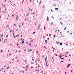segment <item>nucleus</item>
I'll list each match as a JSON object with an SVG mask.
<instances>
[{"mask_svg":"<svg viewBox=\"0 0 74 74\" xmlns=\"http://www.w3.org/2000/svg\"><path fill=\"white\" fill-rule=\"evenodd\" d=\"M59 57H60V58L61 59H62L61 57H62V58H63V56H60V55H59Z\"/></svg>","mask_w":74,"mask_h":74,"instance_id":"nucleus-1","label":"nucleus"},{"mask_svg":"<svg viewBox=\"0 0 74 74\" xmlns=\"http://www.w3.org/2000/svg\"><path fill=\"white\" fill-rule=\"evenodd\" d=\"M47 57H46L45 58V62H46V60H47Z\"/></svg>","mask_w":74,"mask_h":74,"instance_id":"nucleus-2","label":"nucleus"},{"mask_svg":"<svg viewBox=\"0 0 74 74\" xmlns=\"http://www.w3.org/2000/svg\"><path fill=\"white\" fill-rule=\"evenodd\" d=\"M71 66V64H69L67 66V67H69V66Z\"/></svg>","mask_w":74,"mask_h":74,"instance_id":"nucleus-3","label":"nucleus"},{"mask_svg":"<svg viewBox=\"0 0 74 74\" xmlns=\"http://www.w3.org/2000/svg\"><path fill=\"white\" fill-rule=\"evenodd\" d=\"M55 9L56 11H57V10H58V8H55Z\"/></svg>","mask_w":74,"mask_h":74,"instance_id":"nucleus-4","label":"nucleus"},{"mask_svg":"<svg viewBox=\"0 0 74 74\" xmlns=\"http://www.w3.org/2000/svg\"><path fill=\"white\" fill-rule=\"evenodd\" d=\"M47 40H45V44H47Z\"/></svg>","mask_w":74,"mask_h":74,"instance_id":"nucleus-5","label":"nucleus"},{"mask_svg":"<svg viewBox=\"0 0 74 74\" xmlns=\"http://www.w3.org/2000/svg\"><path fill=\"white\" fill-rule=\"evenodd\" d=\"M60 45H62V43L61 42L60 44Z\"/></svg>","mask_w":74,"mask_h":74,"instance_id":"nucleus-6","label":"nucleus"},{"mask_svg":"<svg viewBox=\"0 0 74 74\" xmlns=\"http://www.w3.org/2000/svg\"><path fill=\"white\" fill-rule=\"evenodd\" d=\"M49 21V19H48V17H47V21Z\"/></svg>","mask_w":74,"mask_h":74,"instance_id":"nucleus-7","label":"nucleus"},{"mask_svg":"<svg viewBox=\"0 0 74 74\" xmlns=\"http://www.w3.org/2000/svg\"><path fill=\"white\" fill-rule=\"evenodd\" d=\"M52 48L53 49H54V50H56V49H55V48H53V47H52Z\"/></svg>","mask_w":74,"mask_h":74,"instance_id":"nucleus-8","label":"nucleus"},{"mask_svg":"<svg viewBox=\"0 0 74 74\" xmlns=\"http://www.w3.org/2000/svg\"><path fill=\"white\" fill-rule=\"evenodd\" d=\"M30 49H29V50H28L27 52H30Z\"/></svg>","mask_w":74,"mask_h":74,"instance_id":"nucleus-9","label":"nucleus"},{"mask_svg":"<svg viewBox=\"0 0 74 74\" xmlns=\"http://www.w3.org/2000/svg\"><path fill=\"white\" fill-rule=\"evenodd\" d=\"M24 42H25V41H23L22 42V44H23V43H24Z\"/></svg>","mask_w":74,"mask_h":74,"instance_id":"nucleus-10","label":"nucleus"},{"mask_svg":"<svg viewBox=\"0 0 74 74\" xmlns=\"http://www.w3.org/2000/svg\"><path fill=\"white\" fill-rule=\"evenodd\" d=\"M9 66H8V67H7V70H8V69H9Z\"/></svg>","mask_w":74,"mask_h":74,"instance_id":"nucleus-11","label":"nucleus"},{"mask_svg":"<svg viewBox=\"0 0 74 74\" xmlns=\"http://www.w3.org/2000/svg\"><path fill=\"white\" fill-rule=\"evenodd\" d=\"M43 48H45L46 49H47V47H45V46H44Z\"/></svg>","mask_w":74,"mask_h":74,"instance_id":"nucleus-12","label":"nucleus"},{"mask_svg":"<svg viewBox=\"0 0 74 74\" xmlns=\"http://www.w3.org/2000/svg\"><path fill=\"white\" fill-rule=\"evenodd\" d=\"M41 1H40V3H39V5H40V4H41Z\"/></svg>","mask_w":74,"mask_h":74,"instance_id":"nucleus-13","label":"nucleus"},{"mask_svg":"<svg viewBox=\"0 0 74 74\" xmlns=\"http://www.w3.org/2000/svg\"><path fill=\"white\" fill-rule=\"evenodd\" d=\"M29 50H30V51H33V49Z\"/></svg>","mask_w":74,"mask_h":74,"instance_id":"nucleus-14","label":"nucleus"},{"mask_svg":"<svg viewBox=\"0 0 74 74\" xmlns=\"http://www.w3.org/2000/svg\"><path fill=\"white\" fill-rule=\"evenodd\" d=\"M35 63L36 64V65H38V64L36 62H35Z\"/></svg>","mask_w":74,"mask_h":74,"instance_id":"nucleus-15","label":"nucleus"},{"mask_svg":"<svg viewBox=\"0 0 74 74\" xmlns=\"http://www.w3.org/2000/svg\"><path fill=\"white\" fill-rule=\"evenodd\" d=\"M63 62H64V61H61L60 62V63H63Z\"/></svg>","mask_w":74,"mask_h":74,"instance_id":"nucleus-16","label":"nucleus"},{"mask_svg":"<svg viewBox=\"0 0 74 74\" xmlns=\"http://www.w3.org/2000/svg\"><path fill=\"white\" fill-rule=\"evenodd\" d=\"M64 59V58H61V60H63V59Z\"/></svg>","mask_w":74,"mask_h":74,"instance_id":"nucleus-17","label":"nucleus"},{"mask_svg":"<svg viewBox=\"0 0 74 74\" xmlns=\"http://www.w3.org/2000/svg\"><path fill=\"white\" fill-rule=\"evenodd\" d=\"M60 23H61V24L62 25H63V24L61 22H60Z\"/></svg>","mask_w":74,"mask_h":74,"instance_id":"nucleus-18","label":"nucleus"},{"mask_svg":"<svg viewBox=\"0 0 74 74\" xmlns=\"http://www.w3.org/2000/svg\"><path fill=\"white\" fill-rule=\"evenodd\" d=\"M36 53H38V51H36Z\"/></svg>","mask_w":74,"mask_h":74,"instance_id":"nucleus-19","label":"nucleus"},{"mask_svg":"<svg viewBox=\"0 0 74 74\" xmlns=\"http://www.w3.org/2000/svg\"><path fill=\"white\" fill-rule=\"evenodd\" d=\"M19 36V35H17L16 36V37H18V36Z\"/></svg>","mask_w":74,"mask_h":74,"instance_id":"nucleus-20","label":"nucleus"},{"mask_svg":"<svg viewBox=\"0 0 74 74\" xmlns=\"http://www.w3.org/2000/svg\"><path fill=\"white\" fill-rule=\"evenodd\" d=\"M29 15V14H27V15H26V16H28Z\"/></svg>","mask_w":74,"mask_h":74,"instance_id":"nucleus-21","label":"nucleus"},{"mask_svg":"<svg viewBox=\"0 0 74 74\" xmlns=\"http://www.w3.org/2000/svg\"><path fill=\"white\" fill-rule=\"evenodd\" d=\"M40 24H39V25L38 27V29H39V28H40Z\"/></svg>","mask_w":74,"mask_h":74,"instance_id":"nucleus-22","label":"nucleus"},{"mask_svg":"<svg viewBox=\"0 0 74 74\" xmlns=\"http://www.w3.org/2000/svg\"><path fill=\"white\" fill-rule=\"evenodd\" d=\"M52 59H53V61H54V60H53V57H52Z\"/></svg>","mask_w":74,"mask_h":74,"instance_id":"nucleus-23","label":"nucleus"},{"mask_svg":"<svg viewBox=\"0 0 74 74\" xmlns=\"http://www.w3.org/2000/svg\"><path fill=\"white\" fill-rule=\"evenodd\" d=\"M44 5H43V6H42V8H44Z\"/></svg>","mask_w":74,"mask_h":74,"instance_id":"nucleus-24","label":"nucleus"},{"mask_svg":"<svg viewBox=\"0 0 74 74\" xmlns=\"http://www.w3.org/2000/svg\"><path fill=\"white\" fill-rule=\"evenodd\" d=\"M57 43V44H59V42H58L57 43Z\"/></svg>","mask_w":74,"mask_h":74,"instance_id":"nucleus-25","label":"nucleus"},{"mask_svg":"<svg viewBox=\"0 0 74 74\" xmlns=\"http://www.w3.org/2000/svg\"><path fill=\"white\" fill-rule=\"evenodd\" d=\"M31 64H34V63L32 62H31Z\"/></svg>","mask_w":74,"mask_h":74,"instance_id":"nucleus-26","label":"nucleus"},{"mask_svg":"<svg viewBox=\"0 0 74 74\" xmlns=\"http://www.w3.org/2000/svg\"><path fill=\"white\" fill-rule=\"evenodd\" d=\"M28 42H27L26 43V44H28Z\"/></svg>","mask_w":74,"mask_h":74,"instance_id":"nucleus-27","label":"nucleus"},{"mask_svg":"<svg viewBox=\"0 0 74 74\" xmlns=\"http://www.w3.org/2000/svg\"><path fill=\"white\" fill-rule=\"evenodd\" d=\"M60 55L61 56H64V55H62V54H60Z\"/></svg>","mask_w":74,"mask_h":74,"instance_id":"nucleus-28","label":"nucleus"},{"mask_svg":"<svg viewBox=\"0 0 74 74\" xmlns=\"http://www.w3.org/2000/svg\"><path fill=\"white\" fill-rule=\"evenodd\" d=\"M46 66H47V62H46Z\"/></svg>","mask_w":74,"mask_h":74,"instance_id":"nucleus-29","label":"nucleus"},{"mask_svg":"<svg viewBox=\"0 0 74 74\" xmlns=\"http://www.w3.org/2000/svg\"><path fill=\"white\" fill-rule=\"evenodd\" d=\"M67 74V72H65V74Z\"/></svg>","mask_w":74,"mask_h":74,"instance_id":"nucleus-30","label":"nucleus"},{"mask_svg":"<svg viewBox=\"0 0 74 74\" xmlns=\"http://www.w3.org/2000/svg\"><path fill=\"white\" fill-rule=\"evenodd\" d=\"M19 45V44H17V46H18Z\"/></svg>","mask_w":74,"mask_h":74,"instance_id":"nucleus-31","label":"nucleus"},{"mask_svg":"<svg viewBox=\"0 0 74 74\" xmlns=\"http://www.w3.org/2000/svg\"><path fill=\"white\" fill-rule=\"evenodd\" d=\"M31 44V43H30L28 44V45H30Z\"/></svg>","mask_w":74,"mask_h":74,"instance_id":"nucleus-32","label":"nucleus"},{"mask_svg":"<svg viewBox=\"0 0 74 74\" xmlns=\"http://www.w3.org/2000/svg\"><path fill=\"white\" fill-rule=\"evenodd\" d=\"M3 50H1V52H3Z\"/></svg>","mask_w":74,"mask_h":74,"instance_id":"nucleus-33","label":"nucleus"},{"mask_svg":"<svg viewBox=\"0 0 74 74\" xmlns=\"http://www.w3.org/2000/svg\"><path fill=\"white\" fill-rule=\"evenodd\" d=\"M58 55L56 54V56H57Z\"/></svg>","mask_w":74,"mask_h":74,"instance_id":"nucleus-34","label":"nucleus"},{"mask_svg":"<svg viewBox=\"0 0 74 74\" xmlns=\"http://www.w3.org/2000/svg\"><path fill=\"white\" fill-rule=\"evenodd\" d=\"M68 53H69V52H66V54H68Z\"/></svg>","mask_w":74,"mask_h":74,"instance_id":"nucleus-35","label":"nucleus"},{"mask_svg":"<svg viewBox=\"0 0 74 74\" xmlns=\"http://www.w3.org/2000/svg\"><path fill=\"white\" fill-rule=\"evenodd\" d=\"M65 57H67V56L65 55L64 56Z\"/></svg>","mask_w":74,"mask_h":74,"instance_id":"nucleus-36","label":"nucleus"},{"mask_svg":"<svg viewBox=\"0 0 74 74\" xmlns=\"http://www.w3.org/2000/svg\"><path fill=\"white\" fill-rule=\"evenodd\" d=\"M44 56L43 55L42 56V58H44Z\"/></svg>","mask_w":74,"mask_h":74,"instance_id":"nucleus-37","label":"nucleus"},{"mask_svg":"<svg viewBox=\"0 0 74 74\" xmlns=\"http://www.w3.org/2000/svg\"><path fill=\"white\" fill-rule=\"evenodd\" d=\"M10 33H11V32H12V30H10Z\"/></svg>","mask_w":74,"mask_h":74,"instance_id":"nucleus-38","label":"nucleus"},{"mask_svg":"<svg viewBox=\"0 0 74 74\" xmlns=\"http://www.w3.org/2000/svg\"><path fill=\"white\" fill-rule=\"evenodd\" d=\"M32 68H33V67L32 66L31 67V69H32Z\"/></svg>","mask_w":74,"mask_h":74,"instance_id":"nucleus-39","label":"nucleus"},{"mask_svg":"<svg viewBox=\"0 0 74 74\" xmlns=\"http://www.w3.org/2000/svg\"><path fill=\"white\" fill-rule=\"evenodd\" d=\"M66 27H65V28H64V30H66Z\"/></svg>","mask_w":74,"mask_h":74,"instance_id":"nucleus-40","label":"nucleus"},{"mask_svg":"<svg viewBox=\"0 0 74 74\" xmlns=\"http://www.w3.org/2000/svg\"><path fill=\"white\" fill-rule=\"evenodd\" d=\"M3 42L5 43V40H4Z\"/></svg>","mask_w":74,"mask_h":74,"instance_id":"nucleus-41","label":"nucleus"},{"mask_svg":"<svg viewBox=\"0 0 74 74\" xmlns=\"http://www.w3.org/2000/svg\"><path fill=\"white\" fill-rule=\"evenodd\" d=\"M38 67H40V66L38 65Z\"/></svg>","mask_w":74,"mask_h":74,"instance_id":"nucleus-42","label":"nucleus"},{"mask_svg":"<svg viewBox=\"0 0 74 74\" xmlns=\"http://www.w3.org/2000/svg\"><path fill=\"white\" fill-rule=\"evenodd\" d=\"M26 68H28V66H26Z\"/></svg>","mask_w":74,"mask_h":74,"instance_id":"nucleus-43","label":"nucleus"},{"mask_svg":"<svg viewBox=\"0 0 74 74\" xmlns=\"http://www.w3.org/2000/svg\"><path fill=\"white\" fill-rule=\"evenodd\" d=\"M27 51V50H26V49L24 51Z\"/></svg>","mask_w":74,"mask_h":74,"instance_id":"nucleus-44","label":"nucleus"},{"mask_svg":"<svg viewBox=\"0 0 74 74\" xmlns=\"http://www.w3.org/2000/svg\"><path fill=\"white\" fill-rule=\"evenodd\" d=\"M7 57H8V54L7 55Z\"/></svg>","mask_w":74,"mask_h":74,"instance_id":"nucleus-45","label":"nucleus"},{"mask_svg":"<svg viewBox=\"0 0 74 74\" xmlns=\"http://www.w3.org/2000/svg\"><path fill=\"white\" fill-rule=\"evenodd\" d=\"M6 37H8V35H6Z\"/></svg>","mask_w":74,"mask_h":74,"instance_id":"nucleus-46","label":"nucleus"},{"mask_svg":"<svg viewBox=\"0 0 74 74\" xmlns=\"http://www.w3.org/2000/svg\"><path fill=\"white\" fill-rule=\"evenodd\" d=\"M9 55L11 56V54H9Z\"/></svg>","mask_w":74,"mask_h":74,"instance_id":"nucleus-47","label":"nucleus"},{"mask_svg":"<svg viewBox=\"0 0 74 74\" xmlns=\"http://www.w3.org/2000/svg\"><path fill=\"white\" fill-rule=\"evenodd\" d=\"M71 73H73V70H71Z\"/></svg>","mask_w":74,"mask_h":74,"instance_id":"nucleus-48","label":"nucleus"},{"mask_svg":"<svg viewBox=\"0 0 74 74\" xmlns=\"http://www.w3.org/2000/svg\"><path fill=\"white\" fill-rule=\"evenodd\" d=\"M35 16L34 15V16H33V18H34Z\"/></svg>","mask_w":74,"mask_h":74,"instance_id":"nucleus-49","label":"nucleus"},{"mask_svg":"<svg viewBox=\"0 0 74 74\" xmlns=\"http://www.w3.org/2000/svg\"><path fill=\"white\" fill-rule=\"evenodd\" d=\"M30 2H32V0H30Z\"/></svg>","mask_w":74,"mask_h":74,"instance_id":"nucleus-50","label":"nucleus"},{"mask_svg":"<svg viewBox=\"0 0 74 74\" xmlns=\"http://www.w3.org/2000/svg\"><path fill=\"white\" fill-rule=\"evenodd\" d=\"M53 23H52L51 24V25H52V24H53Z\"/></svg>","mask_w":74,"mask_h":74,"instance_id":"nucleus-51","label":"nucleus"},{"mask_svg":"<svg viewBox=\"0 0 74 74\" xmlns=\"http://www.w3.org/2000/svg\"><path fill=\"white\" fill-rule=\"evenodd\" d=\"M36 32H34L33 33V34H34Z\"/></svg>","mask_w":74,"mask_h":74,"instance_id":"nucleus-52","label":"nucleus"},{"mask_svg":"<svg viewBox=\"0 0 74 74\" xmlns=\"http://www.w3.org/2000/svg\"><path fill=\"white\" fill-rule=\"evenodd\" d=\"M14 26H16V24H14Z\"/></svg>","mask_w":74,"mask_h":74,"instance_id":"nucleus-53","label":"nucleus"},{"mask_svg":"<svg viewBox=\"0 0 74 74\" xmlns=\"http://www.w3.org/2000/svg\"><path fill=\"white\" fill-rule=\"evenodd\" d=\"M36 61H37V59H36L35 60V62H36Z\"/></svg>","mask_w":74,"mask_h":74,"instance_id":"nucleus-54","label":"nucleus"},{"mask_svg":"<svg viewBox=\"0 0 74 74\" xmlns=\"http://www.w3.org/2000/svg\"><path fill=\"white\" fill-rule=\"evenodd\" d=\"M23 1H24V0H23L22 3H23Z\"/></svg>","mask_w":74,"mask_h":74,"instance_id":"nucleus-55","label":"nucleus"},{"mask_svg":"<svg viewBox=\"0 0 74 74\" xmlns=\"http://www.w3.org/2000/svg\"><path fill=\"white\" fill-rule=\"evenodd\" d=\"M23 23H23L22 24V26H23Z\"/></svg>","mask_w":74,"mask_h":74,"instance_id":"nucleus-56","label":"nucleus"},{"mask_svg":"<svg viewBox=\"0 0 74 74\" xmlns=\"http://www.w3.org/2000/svg\"><path fill=\"white\" fill-rule=\"evenodd\" d=\"M24 40H25L23 39L22 40V41H24Z\"/></svg>","mask_w":74,"mask_h":74,"instance_id":"nucleus-57","label":"nucleus"},{"mask_svg":"<svg viewBox=\"0 0 74 74\" xmlns=\"http://www.w3.org/2000/svg\"><path fill=\"white\" fill-rule=\"evenodd\" d=\"M49 38H48L47 39V40H49Z\"/></svg>","mask_w":74,"mask_h":74,"instance_id":"nucleus-58","label":"nucleus"},{"mask_svg":"<svg viewBox=\"0 0 74 74\" xmlns=\"http://www.w3.org/2000/svg\"><path fill=\"white\" fill-rule=\"evenodd\" d=\"M25 73V71H23V73Z\"/></svg>","mask_w":74,"mask_h":74,"instance_id":"nucleus-59","label":"nucleus"},{"mask_svg":"<svg viewBox=\"0 0 74 74\" xmlns=\"http://www.w3.org/2000/svg\"><path fill=\"white\" fill-rule=\"evenodd\" d=\"M67 32L68 33H69V31H68Z\"/></svg>","mask_w":74,"mask_h":74,"instance_id":"nucleus-60","label":"nucleus"},{"mask_svg":"<svg viewBox=\"0 0 74 74\" xmlns=\"http://www.w3.org/2000/svg\"><path fill=\"white\" fill-rule=\"evenodd\" d=\"M21 27V25H19V27Z\"/></svg>","mask_w":74,"mask_h":74,"instance_id":"nucleus-61","label":"nucleus"},{"mask_svg":"<svg viewBox=\"0 0 74 74\" xmlns=\"http://www.w3.org/2000/svg\"><path fill=\"white\" fill-rule=\"evenodd\" d=\"M5 40L7 41V39H6Z\"/></svg>","mask_w":74,"mask_h":74,"instance_id":"nucleus-62","label":"nucleus"},{"mask_svg":"<svg viewBox=\"0 0 74 74\" xmlns=\"http://www.w3.org/2000/svg\"><path fill=\"white\" fill-rule=\"evenodd\" d=\"M22 40V38H21V39L20 40Z\"/></svg>","mask_w":74,"mask_h":74,"instance_id":"nucleus-63","label":"nucleus"},{"mask_svg":"<svg viewBox=\"0 0 74 74\" xmlns=\"http://www.w3.org/2000/svg\"><path fill=\"white\" fill-rule=\"evenodd\" d=\"M9 27V25H8L7 26V27Z\"/></svg>","mask_w":74,"mask_h":74,"instance_id":"nucleus-64","label":"nucleus"}]
</instances>
